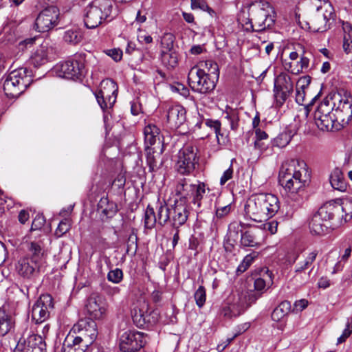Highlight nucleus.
I'll return each instance as SVG.
<instances>
[{
  "mask_svg": "<svg viewBox=\"0 0 352 352\" xmlns=\"http://www.w3.org/2000/svg\"><path fill=\"white\" fill-rule=\"evenodd\" d=\"M138 40L141 43L150 44L153 42V38L145 30L139 28L138 30Z\"/></svg>",
  "mask_w": 352,
  "mask_h": 352,
  "instance_id": "obj_53",
  "label": "nucleus"
},
{
  "mask_svg": "<svg viewBox=\"0 0 352 352\" xmlns=\"http://www.w3.org/2000/svg\"><path fill=\"white\" fill-rule=\"evenodd\" d=\"M186 109L181 105H173L167 111V122L171 128H178L186 121Z\"/></svg>",
  "mask_w": 352,
  "mask_h": 352,
  "instance_id": "obj_26",
  "label": "nucleus"
},
{
  "mask_svg": "<svg viewBox=\"0 0 352 352\" xmlns=\"http://www.w3.org/2000/svg\"><path fill=\"white\" fill-rule=\"evenodd\" d=\"M173 91H177L179 92L182 96L186 98L189 96V90L187 87L184 86L182 84H178L177 86L173 87Z\"/></svg>",
  "mask_w": 352,
  "mask_h": 352,
  "instance_id": "obj_63",
  "label": "nucleus"
},
{
  "mask_svg": "<svg viewBox=\"0 0 352 352\" xmlns=\"http://www.w3.org/2000/svg\"><path fill=\"white\" fill-rule=\"evenodd\" d=\"M316 10L311 14L307 25L314 32H324L330 28V20H334V8L328 0H311Z\"/></svg>",
  "mask_w": 352,
  "mask_h": 352,
  "instance_id": "obj_5",
  "label": "nucleus"
},
{
  "mask_svg": "<svg viewBox=\"0 0 352 352\" xmlns=\"http://www.w3.org/2000/svg\"><path fill=\"white\" fill-rule=\"evenodd\" d=\"M260 298V294L251 292L250 294H240L233 296L232 300L221 309V314L227 318L236 317L242 314L252 303Z\"/></svg>",
  "mask_w": 352,
  "mask_h": 352,
  "instance_id": "obj_12",
  "label": "nucleus"
},
{
  "mask_svg": "<svg viewBox=\"0 0 352 352\" xmlns=\"http://www.w3.org/2000/svg\"><path fill=\"white\" fill-rule=\"evenodd\" d=\"M206 193V184L204 182H197V184H192L190 190V198L192 203L198 208L201 207V200Z\"/></svg>",
  "mask_w": 352,
  "mask_h": 352,
  "instance_id": "obj_38",
  "label": "nucleus"
},
{
  "mask_svg": "<svg viewBox=\"0 0 352 352\" xmlns=\"http://www.w3.org/2000/svg\"><path fill=\"white\" fill-rule=\"evenodd\" d=\"M225 118L229 121L232 130H236L238 128L239 116L236 111L232 109L230 111H226Z\"/></svg>",
  "mask_w": 352,
  "mask_h": 352,
  "instance_id": "obj_49",
  "label": "nucleus"
},
{
  "mask_svg": "<svg viewBox=\"0 0 352 352\" xmlns=\"http://www.w3.org/2000/svg\"><path fill=\"white\" fill-rule=\"evenodd\" d=\"M54 308L52 296L43 294L36 300L32 309V318L36 323H42L50 316V311Z\"/></svg>",
  "mask_w": 352,
  "mask_h": 352,
  "instance_id": "obj_21",
  "label": "nucleus"
},
{
  "mask_svg": "<svg viewBox=\"0 0 352 352\" xmlns=\"http://www.w3.org/2000/svg\"><path fill=\"white\" fill-rule=\"evenodd\" d=\"M45 220L43 216L37 215L32 221L31 230L41 229L45 224Z\"/></svg>",
  "mask_w": 352,
  "mask_h": 352,
  "instance_id": "obj_57",
  "label": "nucleus"
},
{
  "mask_svg": "<svg viewBox=\"0 0 352 352\" xmlns=\"http://www.w3.org/2000/svg\"><path fill=\"white\" fill-rule=\"evenodd\" d=\"M133 322L140 328L148 327L155 324L160 319L157 310L150 309L145 300L140 301L132 311Z\"/></svg>",
  "mask_w": 352,
  "mask_h": 352,
  "instance_id": "obj_16",
  "label": "nucleus"
},
{
  "mask_svg": "<svg viewBox=\"0 0 352 352\" xmlns=\"http://www.w3.org/2000/svg\"><path fill=\"white\" fill-rule=\"evenodd\" d=\"M160 130L154 124H148L144 127V144L145 147H153L157 145L160 140Z\"/></svg>",
  "mask_w": 352,
  "mask_h": 352,
  "instance_id": "obj_32",
  "label": "nucleus"
},
{
  "mask_svg": "<svg viewBox=\"0 0 352 352\" xmlns=\"http://www.w3.org/2000/svg\"><path fill=\"white\" fill-rule=\"evenodd\" d=\"M108 305L105 298L98 293H93L87 299L86 309L91 319L101 320L104 318Z\"/></svg>",
  "mask_w": 352,
  "mask_h": 352,
  "instance_id": "obj_22",
  "label": "nucleus"
},
{
  "mask_svg": "<svg viewBox=\"0 0 352 352\" xmlns=\"http://www.w3.org/2000/svg\"><path fill=\"white\" fill-rule=\"evenodd\" d=\"M274 96L276 105L281 107L294 91V84L289 74L281 72L274 82Z\"/></svg>",
  "mask_w": 352,
  "mask_h": 352,
  "instance_id": "obj_19",
  "label": "nucleus"
},
{
  "mask_svg": "<svg viewBox=\"0 0 352 352\" xmlns=\"http://www.w3.org/2000/svg\"><path fill=\"white\" fill-rule=\"evenodd\" d=\"M156 213L153 207L148 205L144 213V226L152 229L156 223L164 226L168 222L173 228H179L187 221L189 210L188 205L182 201H174V204L169 207L165 201H159Z\"/></svg>",
  "mask_w": 352,
  "mask_h": 352,
  "instance_id": "obj_3",
  "label": "nucleus"
},
{
  "mask_svg": "<svg viewBox=\"0 0 352 352\" xmlns=\"http://www.w3.org/2000/svg\"><path fill=\"white\" fill-rule=\"evenodd\" d=\"M82 34L78 29H69L65 32L63 39L71 45H76L82 40Z\"/></svg>",
  "mask_w": 352,
  "mask_h": 352,
  "instance_id": "obj_43",
  "label": "nucleus"
},
{
  "mask_svg": "<svg viewBox=\"0 0 352 352\" xmlns=\"http://www.w3.org/2000/svg\"><path fill=\"white\" fill-rule=\"evenodd\" d=\"M146 341L143 333L127 331L120 338V349L123 352H136L144 346Z\"/></svg>",
  "mask_w": 352,
  "mask_h": 352,
  "instance_id": "obj_20",
  "label": "nucleus"
},
{
  "mask_svg": "<svg viewBox=\"0 0 352 352\" xmlns=\"http://www.w3.org/2000/svg\"><path fill=\"white\" fill-rule=\"evenodd\" d=\"M292 140L291 133L284 131L275 138L272 144L273 146L283 148L287 146Z\"/></svg>",
  "mask_w": 352,
  "mask_h": 352,
  "instance_id": "obj_45",
  "label": "nucleus"
},
{
  "mask_svg": "<svg viewBox=\"0 0 352 352\" xmlns=\"http://www.w3.org/2000/svg\"><path fill=\"white\" fill-rule=\"evenodd\" d=\"M118 90V85L113 80L107 78L102 80L100 89L95 94V96L103 111L113 107L116 101Z\"/></svg>",
  "mask_w": 352,
  "mask_h": 352,
  "instance_id": "obj_17",
  "label": "nucleus"
},
{
  "mask_svg": "<svg viewBox=\"0 0 352 352\" xmlns=\"http://www.w3.org/2000/svg\"><path fill=\"white\" fill-rule=\"evenodd\" d=\"M278 180L285 191L287 202L294 208L301 206L309 180L306 164L296 160L283 163L279 170Z\"/></svg>",
  "mask_w": 352,
  "mask_h": 352,
  "instance_id": "obj_2",
  "label": "nucleus"
},
{
  "mask_svg": "<svg viewBox=\"0 0 352 352\" xmlns=\"http://www.w3.org/2000/svg\"><path fill=\"white\" fill-rule=\"evenodd\" d=\"M52 48L47 44H41L33 50L29 58V63L34 67L44 65L50 60V52Z\"/></svg>",
  "mask_w": 352,
  "mask_h": 352,
  "instance_id": "obj_24",
  "label": "nucleus"
},
{
  "mask_svg": "<svg viewBox=\"0 0 352 352\" xmlns=\"http://www.w3.org/2000/svg\"><path fill=\"white\" fill-rule=\"evenodd\" d=\"M56 74L63 78L76 80L85 74V55L76 54L55 66Z\"/></svg>",
  "mask_w": 352,
  "mask_h": 352,
  "instance_id": "obj_9",
  "label": "nucleus"
},
{
  "mask_svg": "<svg viewBox=\"0 0 352 352\" xmlns=\"http://www.w3.org/2000/svg\"><path fill=\"white\" fill-rule=\"evenodd\" d=\"M244 223L241 221H234L228 225L227 237L229 241H235L240 232L242 233V229L243 228Z\"/></svg>",
  "mask_w": 352,
  "mask_h": 352,
  "instance_id": "obj_42",
  "label": "nucleus"
},
{
  "mask_svg": "<svg viewBox=\"0 0 352 352\" xmlns=\"http://www.w3.org/2000/svg\"><path fill=\"white\" fill-rule=\"evenodd\" d=\"M272 8L268 2H257L249 8V16L252 17V25L248 21V29H254V32H262L271 28L275 23V16Z\"/></svg>",
  "mask_w": 352,
  "mask_h": 352,
  "instance_id": "obj_7",
  "label": "nucleus"
},
{
  "mask_svg": "<svg viewBox=\"0 0 352 352\" xmlns=\"http://www.w3.org/2000/svg\"><path fill=\"white\" fill-rule=\"evenodd\" d=\"M120 292V289L118 287H107L105 288V293L107 296L113 297L119 294Z\"/></svg>",
  "mask_w": 352,
  "mask_h": 352,
  "instance_id": "obj_64",
  "label": "nucleus"
},
{
  "mask_svg": "<svg viewBox=\"0 0 352 352\" xmlns=\"http://www.w3.org/2000/svg\"><path fill=\"white\" fill-rule=\"evenodd\" d=\"M194 298L196 302V305L201 308L206 300V292L204 286L200 285L194 294Z\"/></svg>",
  "mask_w": 352,
  "mask_h": 352,
  "instance_id": "obj_46",
  "label": "nucleus"
},
{
  "mask_svg": "<svg viewBox=\"0 0 352 352\" xmlns=\"http://www.w3.org/2000/svg\"><path fill=\"white\" fill-rule=\"evenodd\" d=\"M168 40L170 43L167 45L166 50H162L161 53L162 63L168 69L174 68L178 63L177 54L171 50L173 47L172 35H168Z\"/></svg>",
  "mask_w": 352,
  "mask_h": 352,
  "instance_id": "obj_28",
  "label": "nucleus"
},
{
  "mask_svg": "<svg viewBox=\"0 0 352 352\" xmlns=\"http://www.w3.org/2000/svg\"><path fill=\"white\" fill-rule=\"evenodd\" d=\"M352 333V323L347 322L342 335L338 338L337 344L344 342Z\"/></svg>",
  "mask_w": 352,
  "mask_h": 352,
  "instance_id": "obj_52",
  "label": "nucleus"
},
{
  "mask_svg": "<svg viewBox=\"0 0 352 352\" xmlns=\"http://www.w3.org/2000/svg\"><path fill=\"white\" fill-rule=\"evenodd\" d=\"M189 86L195 92L201 94L210 93L216 86V81L204 69L197 66L192 67L188 75Z\"/></svg>",
  "mask_w": 352,
  "mask_h": 352,
  "instance_id": "obj_11",
  "label": "nucleus"
},
{
  "mask_svg": "<svg viewBox=\"0 0 352 352\" xmlns=\"http://www.w3.org/2000/svg\"><path fill=\"white\" fill-rule=\"evenodd\" d=\"M69 334L74 335V338L89 346L98 335L96 323L90 318H82L73 326Z\"/></svg>",
  "mask_w": 352,
  "mask_h": 352,
  "instance_id": "obj_14",
  "label": "nucleus"
},
{
  "mask_svg": "<svg viewBox=\"0 0 352 352\" xmlns=\"http://www.w3.org/2000/svg\"><path fill=\"white\" fill-rule=\"evenodd\" d=\"M352 217V201L337 199L323 204L311 217L309 227L312 234L323 236Z\"/></svg>",
  "mask_w": 352,
  "mask_h": 352,
  "instance_id": "obj_1",
  "label": "nucleus"
},
{
  "mask_svg": "<svg viewBox=\"0 0 352 352\" xmlns=\"http://www.w3.org/2000/svg\"><path fill=\"white\" fill-rule=\"evenodd\" d=\"M273 283L272 273L268 270L263 274V277L258 278L254 280V290L249 292H241L240 294H250L251 292H254L260 294L261 296L263 291L266 287H270Z\"/></svg>",
  "mask_w": 352,
  "mask_h": 352,
  "instance_id": "obj_34",
  "label": "nucleus"
},
{
  "mask_svg": "<svg viewBox=\"0 0 352 352\" xmlns=\"http://www.w3.org/2000/svg\"><path fill=\"white\" fill-rule=\"evenodd\" d=\"M14 352H46V344L38 335H31L26 340H20Z\"/></svg>",
  "mask_w": 352,
  "mask_h": 352,
  "instance_id": "obj_23",
  "label": "nucleus"
},
{
  "mask_svg": "<svg viewBox=\"0 0 352 352\" xmlns=\"http://www.w3.org/2000/svg\"><path fill=\"white\" fill-rule=\"evenodd\" d=\"M329 179L331 186L335 190H338L341 192H344L346 190V182L343 173L340 168H336L333 170L330 175Z\"/></svg>",
  "mask_w": 352,
  "mask_h": 352,
  "instance_id": "obj_37",
  "label": "nucleus"
},
{
  "mask_svg": "<svg viewBox=\"0 0 352 352\" xmlns=\"http://www.w3.org/2000/svg\"><path fill=\"white\" fill-rule=\"evenodd\" d=\"M291 311L292 305L290 302L283 300L273 310L271 316L272 319L274 321L279 322L284 318V317L287 316Z\"/></svg>",
  "mask_w": 352,
  "mask_h": 352,
  "instance_id": "obj_40",
  "label": "nucleus"
},
{
  "mask_svg": "<svg viewBox=\"0 0 352 352\" xmlns=\"http://www.w3.org/2000/svg\"><path fill=\"white\" fill-rule=\"evenodd\" d=\"M146 153V163L150 172L155 171L158 168V159L163 152V144L162 141L157 142V145L153 147H145Z\"/></svg>",
  "mask_w": 352,
  "mask_h": 352,
  "instance_id": "obj_27",
  "label": "nucleus"
},
{
  "mask_svg": "<svg viewBox=\"0 0 352 352\" xmlns=\"http://www.w3.org/2000/svg\"><path fill=\"white\" fill-rule=\"evenodd\" d=\"M311 78L309 76H305L300 78L297 82L296 88L300 90H305L311 83Z\"/></svg>",
  "mask_w": 352,
  "mask_h": 352,
  "instance_id": "obj_56",
  "label": "nucleus"
},
{
  "mask_svg": "<svg viewBox=\"0 0 352 352\" xmlns=\"http://www.w3.org/2000/svg\"><path fill=\"white\" fill-rule=\"evenodd\" d=\"M318 254V252L317 250H314L307 254L302 263L297 264L295 267L294 278H297L298 276H300L314 262Z\"/></svg>",
  "mask_w": 352,
  "mask_h": 352,
  "instance_id": "obj_41",
  "label": "nucleus"
},
{
  "mask_svg": "<svg viewBox=\"0 0 352 352\" xmlns=\"http://www.w3.org/2000/svg\"><path fill=\"white\" fill-rule=\"evenodd\" d=\"M14 325L13 317L6 312L3 308H0V334H7Z\"/></svg>",
  "mask_w": 352,
  "mask_h": 352,
  "instance_id": "obj_39",
  "label": "nucleus"
},
{
  "mask_svg": "<svg viewBox=\"0 0 352 352\" xmlns=\"http://www.w3.org/2000/svg\"><path fill=\"white\" fill-rule=\"evenodd\" d=\"M40 265H41L30 261V258L24 257L19 260L16 270L21 276L29 278L32 276L36 271H38Z\"/></svg>",
  "mask_w": 352,
  "mask_h": 352,
  "instance_id": "obj_29",
  "label": "nucleus"
},
{
  "mask_svg": "<svg viewBox=\"0 0 352 352\" xmlns=\"http://www.w3.org/2000/svg\"><path fill=\"white\" fill-rule=\"evenodd\" d=\"M192 184H189L188 179L183 178L178 181L175 187V194L179 197L175 201H182L187 204L188 200L190 198V190Z\"/></svg>",
  "mask_w": 352,
  "mask_h": 352,
  "instance_id": "obj_35",
  "label": "nucleus"
},
{
  "mask_svg": "<svg viewBox=\"0 0 352 352\" xmlns=\"http://www.w3.org/2000/svg\"><path fill=\"white\" fill-rule=\"evenodd\" d=\"M25 257L30 258L35 263L41 265L44 258L43 243L41 241L30 242L28 247V254Z\"/></svg>",
  "mask_w": 352,
  "mask_h": 352,
  "instance_id": "obj_31",
  "label": "nucleus"
},
{
  "mask_svg": "<svg viewBox=\"0 0 352 352\" xmlns=\"http://www.w3.org/2000/svg\"><path fill=\"white\" fill-rule=\"evenodd\" d=\"M283 67L285 70L293 74H299L307 70L309 65V58L305 56V52L300 56V60L294 65L292 62L285 60L283 62Z\"/></svg>",
  "mask_w": 352,
  "mask_h": 352,
  "instance_id": "obj_33",
  "label": "nucleus"
},
{
  "mask_svg": "<svg viewBox=\"0 0 352 352\" xmlns=\"http://www.w3.org/2000/svg\"><path fill=\"white\" fill-rule=\"evenodd\" d=\"M107 54L111 56L115 61H119L122 57V52L119 49L109 50Z\"/></svg>",
  "mask_w": 352,
  "mask_h": 352,
  "instance_id": "obj_59",
  "label": "nucleus"
},
{
  "mask_svg": "<svg viewBox=\"0 0 352 352\" xmlns=\"http://www.w3.org/2000/svg\"><path fill=\"white\" fill-rule=\"evenodd\" d=\"M60 20V10L54 6L42 10L34 23V29L38 32H47L58 25Z\"/></svg>",
  "mask_w": 352,
  "mask_h": 352,
  "instance_id": "obj_18",
  "label": "nucleus"
},
{
  "mask_svg": "<svg viewBox=\"0 0 352 352\" xmlns=\"http://www.w3.org/2000/svg\"><path fill=\"white\" fill-rule=\"evenodd\" d=\"M264 232L258 228L241 233V245L243 247H259L263 241Z\"/></svg>",
  "mask_w": 352,
  "mask_h": 352,
  "instance_id": "obj_25",
  "label": "nucleus"
},
{
  "mask_svg": "<svg viewBox=\"0 0 352 352\" xmlns=\"http://www.w3.org/2000/svg\"><path fill=\"white\" fill-rule=\"evenodd\" d=\"M222 198H219L217 199L215 202V214L216 217L219 219L223 218L228 215L232 211V205L230 203L223 206Z\"/></svg>",
  "mask_w": 352,
  "mask_h": 352,
  "instance_id": "obj_44",
  "label": "nucleus"
},
{
  "mask_svg": "<svg viewBox=\"0 0 352 352\" xmlns=\"http://www.w3.org/2000/svg\"><path fill=\"white\" fill-rule=\"evenodd\" d=\"M233 168L230 165V167L226 170L220 178V185L223 186L228 181L231 179L233 177Z\"/></svg>",
  "mask_w": 352,
  "mask_h": 352,
  "instance_id": "obj_55",
  "label": "nucleus"
},
{
  "mask_svg": "<svg viewBox=\"0 0 352 352\" xmlns=\"http://www.w3.org/2000/svg\"><path fill=\"white\" fill-rule=\"evenodd\" d=\"M70 228L71 224L69 220L65 219L59 223L55 231V234L57 237H60L67 233L70 230Z\"/></svg>",
  "mask_w": 352,
  "mask_h": 352,
  "instance_id": "obj_48",
  "label": "nucleus"
},
{
  "mask_svg": "<svg viewBox=\"0 0 352 352\" xmlns=\"http://www.w3.org/2000/svg\"><path fill=\"white\" fill-rule=\"evenodd\" d=\"M330 103L333 107V113L337 122V128H344L352 118V97L347 94H334Z\"/></svg>",
  "mask_w": 352,
  "mask_h": 352,
  "instance_id": "obj_10",
  "label": "nucleus"
},
{
  "mask_svg": "<svg viewBox=\"0 0 352 352\" xmlns=\"http://www.w3.org/2000/svg\"><path fill=\"white\" fill-rule=\"evenodd\" d=\"M279 209V199L272 193L253 194L244 206L245 217L256 222L273 217Z\"/></svg>",
  "mask_w": 352,
  "mask_h": 352,
  "instance_id": "obj_4",
  "label": "nucleus"
},
{
  "mask_svg": "<svg viewBox=\"0 0 352 352\" xmlns=\"http://www.w3.org/2000/svg\"><path fill=\"white\" fill-rule=\"evenodd\" d=\"M205 66L208 68L209 70H212L211 73L215 75V78L219 76V68L217 64L212 60H206L205 62Z\"/></svg>",
  "mask_w": 352,
  "mask_h": 352,
  "instance_id": "obj_60",
  "label": "nucleus"
},
{
  "mask_svg": "<svg viewBox=\"0 0 352 352\" xmlns=\"http://www.w3.org/2000/svg\"><path fill=\"white\" fill-rule=\"evenodd\" d=\"M138 250V237L135 234H131L126 243V252L135 254Z\"/></svg>",
  "mask_w": 352,
  "mask_h": 352,
  "instance_id": "obj_50",
  "label": "nucleus"
},
{
  "mask_svg": "<svg viewBox=\"0 0 352 352\" xmlns=\"http://www.w3.org/2000/svg\"><path fill=\"white\" fill-rule=\"evenodd\" d=\"M278 223L275 221H271L265 223L264 226L272 234L277 232Z\"/></svg>",
  "mask_w": 352,
  "mask_h": 352,
  "instance_id": "obj_61",
  "label": "nucleus"
},
{
  "mask_svg": "<svg viewBox=\"0 0 352 352\" xmlns=\"http://www.w3.org/2000/svg\"><path fill=\"white\" fill-rule=\"evenodd\" d=\"M113 3L112 0H94L85 9L84 23L89 29L99 26L103 21L113 18Z\"/></svg>",
  "mask_w": 352,
  "mask_h": 352,
  "instance_id": "obj_6",
  "label": "nucleus"
},
{
  "mask_svg": "<svg viewBox=\"0 0 352 352\" xmlns=\"http://www.w3.org/2000/svg\"><path fill=\"white\" fill-rule=\"evenodd\" d=\"M107 279L109 281L113 283H119L123 279L122 270L119 268H116L109 272L107 274Z\"/></svg>",
  "mask_w": 352,
  "mask_h": 352,
  "instance_id": "obj_47",
  "label": "nucleus"
},
{
  "mask_svg": "<svg viewBox=\"0 0 352 352\" xmlns=\"http://www.w3.org/2000/svg\"><path fill=\"white\" fill-rule=\"evenodd\" d=\"M305 90H300V88H296V102L300 105H303L305 100Z\"/></svg>",
  "mask_w": 352,
  "mask_h": 352,
  "instance_id": "obj_62",
  "label": "nucleus"
},
{
  "mask_svg": "<svg viewBox=\"0 0 352 352\" xmlns=\"http://www.w3.org/2000/svg\"><path fill=\"white\" fill-rule=\"evenodd\" d=\"M88 347V345L74 338V335L68 334L63 342L62 352H85Z\"/></svg>",
  "mask_w": 352,
  "mask_h": 352,
  "instance_id": "obj_30",
  "label": "nucleus"
},
{
  "mask_svg": "<svg viewBox=\"0 0 352 352\" xmlns=\"http://www.w3.org/2000/svg\"><path fill=\"white\" fill-rule=\"evenodd\" d=\"M198 148L192 144L185 145L179 153L176 170L181 175H190L198 164Z\"/></svg>",
  "mask_w": 352,
  "mask_h": 352,
  "instance_id": "obj_15",
  "label": "nucleus"
},
{
  "mask_svg": "<svg viewBox=\"0 0 352 352\" xmlns=\"http://www.w3.org/2000/svg\"><path fill=\"white\" fill-rule=\"evenodd\" d=\"M98 208L101 210L102 214L107 218H112L118 211L116 203L109 201L107 197H102L100 199Z\"/></svg>",
  "mask_w": 352,
  "mask_h": 352,
  "instance_id": "obj_36",
  "label": "nucleus"
},
{
  "mask_svg": "<svg viewBox=\"0 0 352 352\" xmlns=\"http://www.w3.org/2000/svg\"><path fill=\"white\" fill-rule=\"evenodd\" d=\"M32 82L30 72L24 67L12 72L3 82V91L9 98H17Z\"/></svg>",
  "mask_w": 352,
  "mask_h": 352,
  "instance_id": "obj_8",
  "label": "nucleus"
},
{
  "mask_svg": "<svg viewBox=\"0 0 352 352\" xmlns=\"http://www.w3.org/2000/svg\"><path fill=\"white\" fill-rule=\"evenodd\" d=\"M309 302L306 299H300L296 300L294 303V307L292 310V312H300L307 307Z\"/></svg>",
  "mask_w": 352,
  "mask_h": 352,
  "instance_id": "obj_54",
  "label": "nucleus"
},
{
  "mask_svg": "<svg viewBox=\"0 0 352 352\" xmlns=\"http://www.w3.org/2000/svg\"><path fill=\"white\" fill-rule=\"evenodd\" d=\"M206 125L210 129H212L216 134V137L219 140V135L221 134V122L217 120L207 119L206 120Z\"/></svg>",
  "mask_w": 352,
  "mask_h": 352,
  "instance_id": "obj_51",
  "label": "nucleus"
},
{
  "mask_svg": "<svg viewBox=\"0 0 352 352\" xmlns=\"http://www.w3.org/2000/svg\"><path fill=\"white\" fill-rule=\"evenodd\" d=\"M333 107L329 100H324L317 107L314 111V120L317 126L322 131H339L337 128V122L333 113Z\"/></svg>",
  "mask_w": 352,
  "mask_h": 352,
  "instance_id": "obj_13",
  "label": "nucleus"
},
{
  "mask_svg": "<svg viewBox=\"0 0 352 352\" xmlns=\"http://www.w3.org/2000/svg\"><path fill=\"white\" fill-rule=\"evenodd\" d=\"M191 8L192 10H203L208 8V3L206 0H190Z\"/></svg>",
  "mask_w": 352,
  "mask_h": 352,
  "instance_id": "obj_58",
  "label": "nucleus"
}]
</instances>
